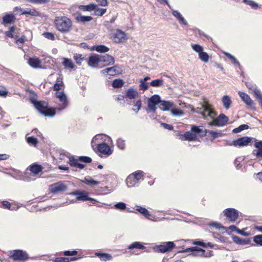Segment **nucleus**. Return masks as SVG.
I'll return each instance as SVG.
<instances>
[{
    "label": "nucleus",
    "instance_id": "nucleus-54",
    "mask_svg": "<svg viewBox=\"0 0 262 262\" xmlns=\"http://www.w3.org/2000/svg\"><path fill=\"white\" fill-rule=\"evenodd\" d=\"M11 176L17 180H24V176L20 172H14L10 174Z\"/></svg>",
    "mask_w": 262,
    "mask_h": 262
},
{
    "label": "nucleus",
    "instance_id": "nucleus-42",
    "mask_svg": "<svg viewBox=\"0 0 262 262\" xmlns=\"http://www.w3.org/2000/svg\"><path fill=\"white\" fill-rule=\"evenodd\" d=\"M199 58L203 62L207 63L209 60V55L205 52L202 51L199 54Z\"/></svg>",
    "mask_w": 262,
    "mask_h": 262
},
{
    "label": "nucleus",
    "instance_id": "nucleus-31",
    "mask_svg": "<svg viewBox=\"0 0 262 262\" xmlns=\"http://www.w3.org/2000/svg\"><path fill=\"white\" fill-rule=\"evenodd\" d=\"M26 140L27 143L30 146H36L38 143V141L36 138L29 136L28 134L26 136Z\"/></svg>",
    "mask_w": 262,
    "mask_h": 262
},
{
    "label": "nucleus",
    "instance_id": "nucleus-41",
    "mask_svg": "<svg viewBox=\"0 0 262 262\" xmlns=\"http://www.w3.org/2000/svg\"><path fill=\"white\" fill-rule=\"evenodd\" d=\"M93 10L94 11V14L98 16H102L106 12V9L100 8L97 5Z\"/></svg>",
    "mask_w": 262,
    "mask_h": 262
},
{
    "label": "nucleus",
    "instance_id": "nucleus-61",
    "mask_svg": "<svg viewBox=\"0 0 262 262\" xmlns=\"http://www.w3.org/2000/svg\"><path fill=\"white\" fill-rule=\"evenodd\" d=\"M43 35L46 38H48V39H50L51 40H55L54 35L52 33L45 32V33H44L43 34Z\"/></svg>",
    "mask_w": 262,
    "mask_h": 262
},
{
    "label": "nucleus",
    "instance_id": "nucleus-29",
    "mask_svg": "<svg viewBox=\"0 0 262 262\" xmlns=\"http://www.w3.org/2000/svg\"><path fill=\"white\" fill-rule=\"evenodd\" d=\"M28 63L31 67L34 69L40 68L41 67V61L37 58H30L29 59Z\"/></svg>",
    "mask_w": 262,
    "mask_h": 262
},
{
    "label": "nucleus",
    "instance_id": "nucleus-44",
    "mask_svg": "<svg viewBox=\"0 0 262 262\" xmlns=\"http://www.w3.org/2000/svg\"><path fill=\"white\" fill-rule=\"evenodd\" d=\"M117 146L121 150H124L125 148V140L122 138H118L117 140Z\"/></svg>",
    "mask_w": 262,
    "mask_h": 262
},
{
    "label": "nucleus",
    "instance_id": "nucleus-3",
    "mask_svg": "<svg viewBox=\"0 0 262 262\" xmlns=\"http://www.w3.org/2000/svg\"><path fill=\"white\" fill-rule=\"evenodd\" d=\"M54 24L56 29L62 33H68L72 30V22L65 16L55 17Z\"/></svg>",
    "mask_w": 262,
    "mask_h": 262
},
{
    "label": "nucleus",
    "instance_id": "nucleus-33",
    "mask_svg": "<svg viewBox=\"0 0 262 262\" xmlns=\"http://www.w3.org/2000/svg\"><path fill=\"white\" fill-rule=\"evenodd\" d=\"M93 18L90 16H84L81 14H78L76 17V20L77 22L84 23L92 20Z\"/></svg>",
    "mask_w": 262,
    "mask_h": 262
},
{
    "label": "nucleus",
    "instance_id": "nucleus-9",
    "mask_svg": "<svg viewBox=\"0 0 262 262\" xmlns=\"http://www.w3.org/2000/svg\"><path fill=\"white\" fill-rule=\"evenodd\" d=\"M71 195H76V199L78 201H95L97 202V200L90 198L88 196V192L85 191H80L77 190L70 193Z\"/></svg>",
    "mask_w": 262,
    "mask_h": 262
},
{
    "label": "nucleus",
    "instance_id": "nucleus-51",
    "mask_svg": "<svg viewBox=\"0 0 262 262\" xmlns=\"http://www.w3.org/2000/svg\"><path fill=\"white\" fill-rule=\"evenodd\" d=\"M191 46L192 49L199 54L203 51V47L199 44H191Z\"/></svg>",
    "mask_w": 262,
    "mask_h": 262
},
{
    "label": "nucleus",
    "instance_id": "nucleus-63",
    "mask_svg": "<svg viewBox=\"0 0 262 262\" xmlns=\"http://www.w3.org/2000/svg\"><path fill=\"white\" fill-rule=\"evenodd\" d=\"M63 254L66 256H72L76 255L77 254V251L76 250L73 251H64Z\"/></svg>",
    "mask_w": 262,
    "mask_h": 262
},
{
    "label": "nucleus",
    "instance_id": "nucleus-47",
    "mask_svg": "<svg viewBox=\"0 0 262 262\" xmlns=\"http://www.w3.org/2000/svg\"><path fill=\"white\" fill-rule=\"evenodd\" d=\"M253 240L257 245L262 246V234L254 236L253 237Z\"/></svg>",
    "mask_w": 262,
    "mask_h": 262
},
{
    "label": "nucleus",
    "instance_id": "nucleus-11",
    "mask_svg": "<svg viewBox=\"0 0 262 262\" xmlns=\"http://www.w3.org/2000/svg\"><path fill=\"white\" fill-rule=\"evenodd\" d=\"M106 138L107 139L108 142H112V139H111V138L105 134H98V135H96V136H95L93 138L92 141H91V146H92V148L94 149L95 146H96V145L97 146V144L98 143H100L99 142H100V141H103V142L104 141H106Z\"/></svg>",
    "mask_w": 262,
    "mask_h": 262
},
{
    "label": "nucleus",
    "instance_id": "nucleus-32",
    "mask_svg": "<svg viewBox=\"0 0 262 262\" xmlns=\"http://www.w3.org/2000/svg\"><path fill=\"white\" fill-rule=\"evenodd\" d=\"M63 85L64 84L62 81V78L60 76H59L57 78L56 82L53 86V90L56 91H59Z\"/></svg>",
    "mask_w": 262,
    "mask_h": 262
},
{
    "label": "nucleus",
    "instance_id": "nucleus-8",
    "mask_svg": "<svg viewBox=\"0 0 262 262\" xmlns=\"http://www.w3.org/2000/svg\"><path fill=\"white\" fill-rule=\"evenodd\" d=\"M175 246L173 242H164L162 245L154 247V250L158 252L165 253L171 251Z\"/></svg>",
    "mask_w": 262,
    "mask_h": 262
},
{
    "label": "nucleus",
    "instance_id": "nucleus-52",
    "mask_svg": "<svg viewBox=\"0 0 262 262\" xmlns=\"http://www.w3.org/2000/svg\"><path fill=\"white\" fill-rule=\"evenodd\" d=\"M114 208L120 210H123L126 209V206L124 203L119 202L114 205Z\"/></svg>",
    "mask_w": 262,
    "mask_h": 262
},
{
    "label": "nucleus",
    "instance_id": "nucleus-50",
    "mask_svg": "<svg viewBox=\"0 0 262 262\" xmlns=\"http://www.w3.org/2000/svg\"><path fill=\"white\" fill-rule=\"evenodd\" d=\"M249 128V126L246 124H242L239 126L238 127L234 128L233 130V132L234 133H238L242 130L247 129Z\"/></svg>",
    "mask_w": 262,
    "mask_h": 262
},
{
    "label": "nucleus",
    "instance_id": "nucleus-10",
    "mask_svg": "<svg viewBox=\"0 0 262 262\" xmlns=\"http://www.w3.org/2000/svg\"><path fill=\"white\" fill-rule=\"evenodd\" d=\"M97 148L100 154L104 155L105 157L111 156L113 152V150L111 147L107 144L104 142L98 143Z\"/></svg>",
    "mask_w": 262,
    "mask_h": 262
},
{
    "label": "nucleus",
    "instance_id": "nucleus-6",
    "mask_svg": "<svg viewBox=\"0 0 262 262\" xmlns=\"http://www.w3.org/2000/svg\"><path fill=\"white\" fill-rule=\"evenodd\" d=\"M8 255L14 261L20 262H24L29 258L27 253L22 250H14L9 251Z\"/></svg>",
    "mask_w": 262,
    "mask_h": 262
},
{
    "label": "nucleus",
    "instance_id": "nucleus-56",
    "mask_svg": "<svg viewBox=\"0 0 262 262\" xmlns=\"http://www.w3.org/2000/svg\"><path fill=\"white\" fill-rule=\"evenodd\" d=\"M244 2L246 4L250 6L252 8L256 9L258 7V5L253 1L251 0H243Z\"/></svg>",
    "mask_w": 262,
    "mask_h": 262
},
{
    "label": "nucleus",
    "instance_id": "nucleus-2",
    "mask_svg": "<svg viewBox=\"0 0 262 262\" xmlns=\"http://www.w3.org/2000/svg\"><path fill=\"white\" fill-rule=\"evenodd\" d=\"M31 102L36 110L44 116L53 117L55 115L56 109L49 108L48 102L45 101H37L34 99H31Z\"/></svg>",
    "mask_w": 262,
    "mask_h": 262
},
{
    "label": "nucleus",
    "instance_id": "nucleus-4",
    "mask_svg": "<svg viewBox=\"0 0 262 262\" xmlns=\"http://www.w3.org/2000/svg\"><path fill=\"white\" fill-rule=\"evenodd\" d=\"M207 134V130H203V129L196 125H192L190 131L186 132L183 135L184 140L186 141H195L199 137H204Z\"/></svg>",
    "mask_w": 262,
    "mask_h": 262
},
{
    "label": "nucleus",
    "instance_id": "nucleus-27",
    "mask_svg": "<svg viewBox=\"0 0 262 262\" xmlns=\"http://www.w3.org/2000/svg\"><path fill=\"white\" fill-rule=\"evenodd\" d=\"M15 19V15L13 14H8L5 15L3 17V24L6 25L14 21Z\"/></svg>",
    "mask_w": 262,
    "mask_h": 262
},
{
    "label": "nucleus",
    "instance_id": "nucleus-16",
    "mask_svg": "<svg viewBox=\"0 0 262 262\" xmlns=\"http://www.w3.org/2000/svg\"><path fill=\"white\" fill-rule=\"evenodd\" d=\"M50 189L52 193H56L66 190L67 186L62 182H57L51 185Z\"/></svg>",
    "mask_w": 262,
    "mask_h": 262
},
{
    "label": "nucleus",
    "instance_id": "nucleus-21",
    "mask_svg": "<svg viewBox=\"0 0 262 262\" xmlns=\"http://www.w3.org/2000/svg\"><path fill=\"white\" fill-rule=\"evenodd\" d=\"M99 62H100L99 55L93 54L89 58L88 64L91 67H96L97 64Z\"/></svg>",
    "mask_w": 262,
    "mask_h": 262
},
{
    "label": "nucleus",
    "instance_id": "nucleus-7",
    "mask_svg": "<svg viewBox=\"0 0 262 262\" xmlns=\"http://www.w3.org/2000/svg\"><path fill=\"white\" fill-rule=\"evenodd\" d=\"M55 96L59 101L57 110L58 111L64 110L68 105V100L65 93L63 92H57L55 94Z\"/></svg>",
    "mask_w": 262,
    "mask_h": 262
},
{
    "label": "nucleus",
    "instance_id": "nucleus-1",
    "mask_svg": "<svg viewBox=\"0 0 262 262\" xmlns=\"http://www.w3.org/2000/svg\"><path fill=\"white\" fill-rule=\"evenodd\" d=\"M200 110L204 119H207L209 117L211 119H213L209 123L210 126H223L227 123L229 120L228 118L223 114H220L216 118L214 119L216 113L214 111L212 106L208 102L203 104Z\"/></svg>",
    "mask_w": 262,
    "mask_h": 262
},
{
    "label": "nucleus",
    "instance_id": "nucleus-35",
    "mask_svg": "<svg viewBox=\"0 0 262 262\" xmlns=\"http://www.w3.org/2000/svg\"><path fill=\"white\" fill-rule=\"evenodd\" d=\"M146 247L140 242H135L129 245L128 247V249H138L143 250L145 249Z\"/></svg>",
    "mask_w": 262,
    "mask_h": 262
},
{
    "label": "nucleus",
    "instance_id": "nucleus-23",
    "mask_svg": "<svg viewBox=\"0 0 262 262\" xmlns=\"http://www.w3.org/2000/svg\"><path fill=\"white\" fill-rule=\"evenodd\" d=\"M135 207L136 211L143 215L145 217H146L148 220L155 221L154 219L150 217L151 214H150L149 211L145 208L140 206H136Z\"/></svg>",
    "mask_w": 262,
    "mask_h": 262
},
{
    "label": "nucleus",
    "instance_id": "nucleus-34",
    "mask_svg": "<svg viewBox=\"0 0 262 262\" xmlns=\"http://www.w3.org/2000/svg\"><path fill=\"white\" fill-rule=\"evenodd\" d=\"M126 95L129 99H133L137 97L139 95V93L136 90L130 88L127 91Z\"/></svg>",
    "mask_w": 262,
    "mask_h": 262
},
{
    "label": "nucleus",
    "instance_id": "nucleus-12",
    "mask_svg": "<svg viewBox=\"0 0 262 262\" xmlns=\"http://www.w3.org/2000/svg\"><path fill=\"white\" fill-rule=\"evenodd\" d=\"M160 101V97L158 95L152 96L148 100V107L153 113L156 111V105L159 104Z\"/></svg>",
    "mask_w": 262,
    "mask_h": 262
},
{
    "label": "nucleus",
    "instance_id": "nucleus-57",
    "mask_svg": "<svg viewBox=\"0 0 262 262\" xmlns=\"http://www.w3.org/2000/svg\"><path fill=\"white\" fill-rule=\"evenodd\" d=\"M78 159H76L73 157H71L69 158V164L71 166L73 167H77V165L78 164Z\"/></svg>",
    "mask_w": 262,
    "mask_h": 262
},
{
    "label": "nucleus",
    "instance_id": "nucleus-40",
    "mask_svg": "<svg viewBox=\"0 0 262 262\" xmlns=\"http://www.w3.org/2000/svg\"><path fill=\"white\" fill-rule=\"evenodd\" d=\"M170 112L171 115L175 117H181L184 115L182 110L179 108H173V107L171 108Z\"/></svg>",
    "mask_w": 262,
    "mask_h": 262
},
{
    "label": "nucleus",
    "instance_id": "nucleus-48",
    "mask_svg": "<svg viewBox=\"0 0 262 262\" xmlns=\"http://www.w3.org/2000/svg\"><path fill=\"white\" fill-rule=\"evenodd\" d=\"M73 58L77 64L79 66L81 64L82 61L83 60V58L82 57V55L77 53L75 54Z\"/></svg>",
    "mask_w": 262,
    "mask_h": 262
},
{
    "label": "nucleus",
    "instance_id": "nucleus-14",
    "mask_svg": "<svg viewBox=\"0 0 262 262\" xmlns=\"http://www.w3.org/2000/svg\"><path fill=\"white\" fill-rule=\"evenodd\" d=\"M121 69L118 66H115L112 67L104 69L100 71V73L106 76L109 75L110 76H115L121 73Z\"/></svg>",
    "mask_w": 262,
    "mask_h": 262
},
{
    "label": "nucleus",
    "instance_id": "nucleus-24",
    "mask_svg": "<svg viewBox=\"0 0 262 262\" xmlns=\"http://www.w3.org/2000/svg\"><path fill=\"white\" fill-rule=\"evenodd\" d=\"M17 31V28L15 26H12L9 31L5 32V34L8 37L17 38L18 37Z\"/></svg>",
    "mask_w": 262,
    "mask_h": 262
},
{
    "label": "nucleus",
    "instance_id": "nucleus-5",
    "mask_svg": "<svg viewBox=\"0 0 262 262\" xmlns=\"http://www.w3.org/2000/svg\"><path fill=\"white\" fill-rule=\"evenodd\" d=\"M144 172L138 170L129 174L125 180L128 187L138 186L139 183L144 179Z\"/></svg>",
    "mask_w": 262,
    "mask_h": 262
},
{
    "label": "nucleus",
    "instance_id": "nucleus-64",
    "mask_svg": "<svg viewBox=\"0 0 262 262\" xmlns=\"http://www.w3.org/2000/svg\"><path fill=\"white\" fill-rule=\"evenodd\" d=\"M54 262H70V259L67 257H58L54 260Z\"/></svg>",
    "mask_w": 262,
    "mask_h": 262
},
{
    "label": "nucleus",
    "instance_id": "nucleus-20",
    "mask_svg": "<svg viewBox=\"0 0 262 262\" xmlns=\"http://www.w3.org/2000/svg\"><path fill=\"white\" fill-rule=\"evenodd\" d=\"M238 94L242 100L246 104V105L250 107L253 106L254 102L248 95L241 91H239Z\"/></svg>",
    "mask_w": 262,
    "mask_h": 262
},
{
    "label": "nucleus",
    "instance_id": "nucleus-46",
    "mask_svg": "<svg viewBox=\"0 0 262 262\" xmlns=\"http://www.w3.org/2000/svg\"><path fill=\"white\" fill-rule=\"evenodd\" d=\"M225 55L227 57H228L229 59L231 60V62L235 65H236L240 67L239 62L237 60V59L231 54L228 53H225Z\"/></svg>",
    "mask_w": 262,
    "mask_h": 262
},
{
    "label": "nucleus",
    "instance_id": "nucleus-17",
    "mask_svg": "<svg viewBox=\"0 0 262 262\" xmlns=\"http://www.w3.org/2000/svg\"><path fill=\"white\" fill-rule=\"evenodd\" d=\"M252 138L248 137H243L239 138L233 142L232 145L235 146H247L251 141Z\"/></svg>",
    "mask_w": 262,
    "mask_h": 262
},
{
    "label": "nucleus",
    "instance_id": "nucleus-59",
    "mask_svg": "<svg viewBox=\"0 0 262 262\" xmlns=\"http://www.w3.org/2000/svg\"><path fill=\"white\" fill-rule=\"evenodd\" d=\"M207 133H208L211 135L213 140L219 136H221L222 135L221 133L213 130H208V132L207 131Z\"/></svg>",
    "mask_w": 262,
    "mask_h": 262
},
{
    "label": "nucleus",
    "instance_id": "nucleus-28",
    "mask_svg": "<svg viewBox=\"0 0 262 262\" xmlns=\"http://www.w3.org/2000/svg\"><path fill=\"white\" fill-rule=\"evenodd\" d=\"M95 255L99 257L100 260L103 261L111 260L113 259V257L111 254L105 253L96 252Z\"/></svg>",
    "mask_w": 262,
    "mask_h": 262
},
{
    "label": "nucleus",
    "instance_id": "nucleus-25",
    "mask_svg": "<svg viewBox=\"0 0 262 262\" xmlns=\"http://www.w3.org/2000/svg\"><path fill=\"white\" fill-rule=\"evenodd\" d=\"M185 252H189V251H196V253H193V255L194 256H202L204 254L205 250L202 248H198L196 247H193L191 248H187L185 250Z\"/></svg>",
    "mask_w": 262,
    "mask_h": 262
},
{
    "label": "nucleus",
    "instance_id": "nucleus-62",
    "mask_svg": "<svg viewBox=\"0 0 262 262\" xmlns=\"http://www.w3.org/2000/svg\"><path fill=\"white\" fill-rule=\"evenodd\" d=\"M2 204H3V206L5 207V208H6V209H8L11 210H12L14 209L13 207V208L11 207V205L10 203L7 201H3Z\"/></svg>",
    "mask_w": 262,
    "mask_h": 262
},
{
    "label": "nucleus",
    "instance_id": "nucleus-37",
    "mask_svg": "<svg viewBox=\"0 0 262 262\" xmlns=\"http://www.w3.org/2000/svg\"><path fill=\"white\" fill-rule=\"evenodd\" d=\"M92 50H95L99 53H106L109 51V48L104 45L95 46L92 47Z\"/></svg>",
    "mask_w": 262,
    "mask_h": 262
},
{
    "label": "nucleus",
    "instance_id": "nucleus-49",
    "mask_svg": "<svg viewBox=\"0 0 262 262\" xmlns=\"http://www.w3.org/2000/svg\"><path fill=\"white\" fill-rule=\"evenodd\" d=\"M141 105L142 101L141 100H137L133 106V111L137 113L141 109Z\"/></svg>",
    "mask_w": 262,
    "mask_h": 262
},
{
    "label": "nucleus",
    "instance_id": "nucleus-15",
    "mask_svg": "<svg viewBox=\"0 0 262 262\" xmlns=\"http://www.w3.org/2000/svg\"><path fill=\"white\" fill-rule=\"evenodd\" d=\"M113 40L116 43H120L127 39L126 34L120 29H117L112 36Z\"/></svg>",
    "mask_w": 262,
    "mask_h": 262
},
{
    "label": "nucleus",
    "instance_id": "nucleus-26",
    "mask_svg": "<svg viewBox=\"0 0 262 262\" xmlns=\"http://www.w3.org/2000/svg\"><path fill=\"white\" fill-rule=\"evenodd\" d=\"M222 102L226 110H228L230 108L232 103V100L229 96L224 95L222 98Z\"/></svg>",
    "mask_w": 262,
    "mask_h": 262
},
{
    "label": "nucleus",
    "instance_id": "nucleus-39",
    "mask_svg": "<svg viewBox=\"0 0 262 262\" xmlns=\"http://www.w3.org/2000/svg\"><path fill=\"white\" fill-rule=\"evenodd\" d=\"M30 170L34 174H37L42 170L40 165L33 164L30 166Z\"/></svg>",
    "mask_w": 262,
    "mask_h": 262
},
{
    "label": "nucleus",
    "instance_id": "nucleus-36",
    "mask_svg": "<svg viewBox=\"0 0 262 262\" xmlns=\"http://www.w3.org/2000/svg\"><path fill=\"white\" fill-rule=\"evenodd\" d=\"M82 182L91 186H95L100 183L99 181L93 180L90 177H85L84 179L82 180Z\"/></svg>",
    "mask_w": 262,
    "mask_h": 262
},
{
    "label": "nucleus",
    "instance_id": "nucleus-18",
    "mask_svg": "<svg viewBox=\"0 0 262 262\" xmlns=\"http://www.w3.org/2000/svg\"><path fill=\"white\" fill-rule=\"evenodd\" d=\"M100 61L104 64L103 66H107L113 65L115 62V59L113 56L105 54L103 56L100 55Z\"/></svg>",
    "mask_w": 262,
    "mask_h": 262
},
{
    "label": "nucleus",
    "instance_id": "nucleus-38",
    "mask_svg": "<svg viewBox=\"0 0 262 262\" xmlns=\"http://www.w3.org/2000/svg\"><path fill=\"white\" fill-rule=\"evenodd\" d=\"M96 7V4L92 3L88 5H80L79 8L84 11H91L95 9Z\"/></svg>",
    "mask_w": 262,
    "mask_h": 262
},
{
    "label": "nucleus",
    "instance_id": "nucleus-13",
    "mask_svg": "<svg viewBox=\"0 0 262 262\" xmlns=\"http://www.w3.org/2000/svg\"><path fill=\"white\" fill-rule=\"evenodd\" d=\"M225 215L231 222L235 221L238 217V211L234 208H228L224 211Z\"/></svg>",
    "mask_w": 262,
    "mask_h": 262
},
{
    "label": "nucleus",
    "instance_id": "nucleus-53",
    "mask_svg": "<svg viewBox=\"0 0 262 262\" xmlns=\"http://www.w3.org/2000/svg\"><path fill=\"white\" fill-rule=\"evenodd\" d=\"M20 14H29L32 16H37L38 12L35 10H26L21 12Z\"/></svg>",
    "mask_w": 262,
    "mask_h": 262
},
{
    "label": "nucleus",
    "instance_id": "nucleus-22",
    "mask_svg": "<svg viewBox=\"0 0 262 262\" xmlns=\"http://www.w3.org/2000/svg\"><path fill=\"white\" fill-rule=\"evenodd\" d=\"M158 106L160 110L165 111L171 109L173 106V104L170 101L160 100Z\"/></svg>",
    "mask_w": 262,
    "mask_h": 262
},
{
    "label": "nucleus",
    "instance_id": "nucleus-19",
    "mask_svg": "<svg viewBox=\"0 0 262 262\" xmlns=\"http://www.w3.org/2000/svg\"><path fill=\"white\" fill-rule=\"evenodd\" d=\"M254 146L257 149L253 151L252 155L262 159V141L256 140Z\"/></svg>",
    "mask_w": 262,
    "mask_h": 262
},
{
    "label": "nucleus",
    "instance_id": "nucleus-45",
    "mask_svg": "<svg viewBox=\"0 0 262 262\" xmlns=\"http://www.w3.org/2000/svg\"><path fill=\"white\" fill-rule=\"evenodd\" d=\"M163 81L162 79H157L152 80L150 84L154 87H160L163 85Z\"/></svg>",
    "mask_w": 262,
    "mask_h": 262
},
{
    "label": "nucleus",
    "instance_id": "nucleus-55",
    "mask_svg": "<svg viewBox=\"0 0 262 262\" xmlns=\"http://www.w3.org/2000/svg\"><path fill=\"white\" fill-rule=\"evenodd\" d=\"M246 85L247 87V88L253 91L254 95L255 94V91H256V90H259L258 89H257L256 86L251 82H246Z\"/></svg>",
    "mask_w": 262,
    "mask_h": 262
},
{
    "label": "nucleus",
    "instance_id": "nucleus-30",
    "mask_svg": "<svg viewBox=\"0 0 262 262\" xmlns=\"http://www.w3.org/2000/svg\"><path fill=\"white\" fill-rule=\"evenodd\" d=\"M62 65L67 69H73L75 68V65L71 59L63 57L62 58Z\"/></svg>",
    "mask_w": 262,
    "mask_h": 262
},
{
    "label": "nucleus",
    "instance_id": "nucleus-58",
    "mask_svg": "<svg viewBox=\"0 0 262 262\" xmlns=\"http://www.w3.org/2000/svg\"><path fill=\"white\" fill-rule=\"evenodd\" d=\"M79 161L86 163H89L92 162V159L90 157L86 156H80L78 158Z\"/></svg>",
    "mask_w": 262,
    "mask_h": 262
},
{
    "label": "nucleus",
    "instance_id": "nucleus-60",
    "mask_svg": "<svg viewBox=\"0 0 262 262\" xmlns=\"http://www.w3.org/2000/svg\"><path fill=\"white\" fill-rule=\"evenodd\" d=\"M140 88L141 90H143V91L146 90L148 88V83L146 82H144L142 80L140 81Z\"/></svg>",
    "mask_w": 262,
    "mask_h": 262
},
{
    "label": "nucleus",
    "instance_id": "nucleus-43",
    "mask_svg": "<svg viewBox=\"0 0 262 262\" xmlns=\"http://www.w3.org/2000/svg\"><path fill=\"white\" fill-rule=\"evenodd\" d=\"M124 84V82L122 79H117L113 80L112 82V86L114 88H121Z\"/></svg>",
    "mask_w": 262,
    "mask_h": 262
}]
</instances>
